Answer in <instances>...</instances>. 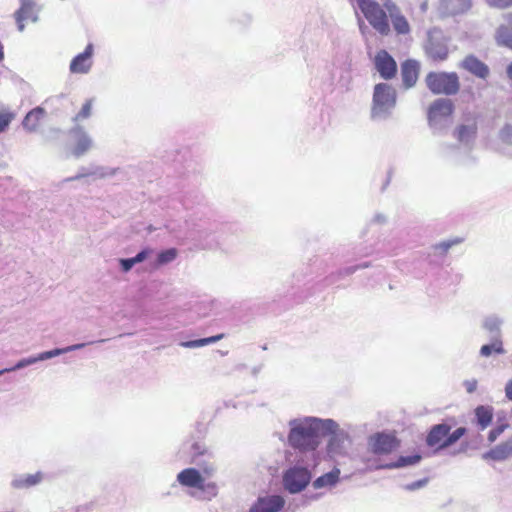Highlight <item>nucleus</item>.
Segmentation results:
<instances>
[{
	"mask_svg": "<svg viewBox=\"0 0 512 512\" xmlns=\"http://www.w3.org/2000/svg\"><path fill=\"white\" fill-rule=\"evenodd\" d=\"M287 442L296 450L295 454H312L318 458L317 448L323 433L334 432L337 422L313 416L297 417L289 420Z\"/></svg>",
	"mask_w": 512,
	"mask_h": 512,
	"instance_id": "nucleus-1",
	"label": "nucleus"
},
{
	"mask_svg": "<svg viewBox=\"0 0 512 512\" xmlns=\"http://www.w3.org/2000/svg\"><path fill=\"white\" fill-rule=\"evenodd\" d=\"M289 459V467L283 473V486L291 494L306 489L312 479V470L318 464V458L312 454H294Z\"/></svg>",
	"mask_w": 512,
	"mask_h": 512,
	"instance_id": "nucleus-2",
	"label": "nucleus"
},
{
	"mask_svg": "<svg viewBox=\"0 0 512 512\" xmlns=\"http://www.w3.org/2000/svg\"><path fill=\"white\" fill-rule=\"evenodd\" d=\"M397 104V92L388 83H378L374 86L370 117L373 121L390 119Z\"/></svg>",
	"mask_w": 512,
	"mask_h": 512,
	"instance_id": "nucleus-3",
	"label": "nucleus"
},
{
	"mask_svg": "<svg viewBox=\"0 0 512 512\" xmlns=\"http://www.w3.org/2000/svg\"><path fill=\"white\" fill-rule=\"evenodd\" d=\"M177 482L187 488H195L198 495L197 499L210 501L218 495L219 487L214 481H207L201 471L195 467H189L181 470L176 477Z\"/></svg>",
	"mask_w": 512,
	"mask_h": 512,
	"instance_id": "nucleus-4",
	"label": "nucleus"
},
{
	"mask_svg": "<svg viewBox=\"0 0 512 512\" xmlns=\"http://www.w3.org/2000/svg\"><path fill=\"white\" fill-rule=\"evenodd\" d=\"M190 462L208 480L213 478L218 471L215 452L204 442L196 441L187 447Z\"/></svg>",
	"mask_w": 512,
	"mask_h": 512,
	"instance_id": "nucleus-5",
	"label": "nucleus"
},
{
	"mask_svg": "<svg viewBox=\"0 0 512 512\" xmlns=\"http://www.w3.org/2000/svg\"><path fill=\"white\" fill-rule=\"evenodd\" d=\"M451 427L446 423L434 425L427 437L426 444L437 451L445 449L457 442L466 432L464 427H459L450 432Z\"/></svg>",
	"mask_w": 512,
	"mask_h": 512,
	"instance_id": "nucleus-6",
	"label": "nucleus"
},
{
	"mask_svg": "<svg viewBox=\"0 0 512 512\" xmlns=\"http://www.w3.org/2000/svg\"><path fill=\"white\" fill-rule=\"evenodd\" d=\"M453 111L454 104L448 98H439L431 103L428 110V123L434 133H440L449 126Z\"/></svg>",
	"mask_w": 512,
	"mask_h": 512,
	"instance_id": "nucleus-7",
	"label": "nucleus"
},
{
	"mask_svg": "<svg viewBox=\"0 0 512 512\" xmlns=\"http://www.w3.org/2000/svg\"><path fill=\"white\" fill-rule=\"evenodd\" d=\"M425 81L433 94L455 95L460 89L459 77L455 72H430Z\"/></svg>",
	"mask_w": 512,
	"mask_h": 512,
	"instance_id": "nucleus-8",
	"label": "nucleus"
},
{
	"mask_svg": "<svg viewBox=\"0 0 512 512\" xmlns=\"http://www.w3.org/2000/svg\"><path fill=\"white\" fill-rule=\"evenodd\" d=\"M369 24L380 34L387 35L390 31L385 10L374 0H356Z\"/></svg>",
	"mask_w": 512,
	"mask_h": 512,
	"instance_id": "nucleus-9",
	"label": "nucleus"
},
{
	"mask_svg": "<svg viewBox=\"0 0 512 512\" xmlns=\"http://www.w3.org/2000/svg\"><path fill=\"white\" fill-rule=\"evenodd\" d=\"M450 38L439 28L428 31L425 43L426 55L433 61H444L449 54Z\"/></svg>",
	"mask_w": 512,
	"mask_h": 512,
	"instance_id": "nucleus-10",
	"label": "nucleus"
},
{
	"mask_svg": "<svg viewBox=\"0 0 512 512\" xmlns=\"http://www.w3.org/2000/svg\"><path fill=\"white\" fill-rule=\"evenodd\" d=\"M400 443L397 437L388 432H376L367 439L368 450L374 455H388L398 449Z\"/></svg>",
	"mask_w": 512,
	"mask_h": 512,
	"instance_id": "nucleus-11",
	"label": "nucleus"
},
{
	"mask_svg": "<svg viewBox=\"0 0 512 512\" xmlns=\"http://www.w3.org/2000/svg\"><path fill=\"white\" fill-rule=\"evenodd\" d=\"M285 503L284 497L278 494L259 496L252 503L248 512H280Z\"/></svg>",
	"mask_w": 512,
	"mask_h": 512,
	"instance_id": "nucleus-12",
	"label": "nucleus"
},
{
	"mask_svg": "<svg viewBox=\"0 0 512 512\" xmlns=\"http://www.w3.org/2000/svg\"><path fill=\"white\" fill-rule=\"evenodd\" d=\"M69 135L74 142L73 155L77 158L86 154L93 147V139L89 133L79 125H76L69 131Z\"/></svg>",
	"mask_w": 512,
	"mask_h": 512,
	"instance_id": "nucleus-13",
	"label": "nucleus"
},
{
	"mask_svg": "<svg viewBox=\"0 0 512 512\" xmlns=\"http://www.w3.org/2000/svg\"><path fill=\"white\" fill-rule=\"evenodd\" d=\"M94 45L87 44L84 51L77 54L70 62L69 70L73 74H88L93 66Z\"/></svg>",
	"mask_w": 512,
	"mask_h": 512,
	"instance_id": "nucleus-14",
	"label": "nucleus"
},
{
	"mask_svg": "<svg viewBox=\"0 0 512 512\" xmlns=\"http://www.w3.org/2000/svg\"><path fill=\"white\" fill-rule=\"evenodd\" d=\"M20 7L14 12V18L17 28L20 32L25 29L24 21L31 20L32 22L38 21L39 8L34 0H19Z\"/></svg>",
	"mask_w": 512,
	"mask_h": 512,
	"instance_id": "nucleus-15",
	"label": "nucleus"
},
{
	"mask_svg": "<svg viewBox=\"0 0 512 512\" xmlns=\"http://www.w3.org/2000/svg\"><path fill=\"white\" fill-rule=\"evenodd\" d=\"M374 64L381 78L390 80L396 75L397 64L387 51H379L375 56Z\"/></svg>",
	"mask_w": 512,
	"mask_h": 512,
	"instance_id": "nucleus-16",
	"label": "nucleus"
},
{
	"mask_svg": "<svg viewBox=\"0 0 512 512\" xmlns=\"http://www.w3.org/2000/svg\"><path fill=\"white\" fill-rule=\"evenodd\" d=\"M117 172L116 168L104 167V166H92V167H81L78 173L73 176L64 179V182H70L79 180L86 177H94L95 179H102L114 176Z\"/></svg>",
	"mask_w": 512,
	"mask_h": 512,
	"instance_id": "nucleus-17",
	"label": "nucleus"
},
{
	"mask_svg": "<svg viewBox=\"0 0 512 512\" xmlns=\"http://www.w3.org/2000/svg\"><path fill=\"white\" fill-rule=\"evenodd\" d=\"M44 473L37 471L34 474H16L11 480V487L16 490H25L41 484L44 480Z\"/></svg>",
	"mask_w": 512,
	"mask_h": 512,
	"instance_id": "nucleus-18",
	"label": "nucleus"
},
{
	"mask_svg": "<svg viewBox=\"0 0 512 512\" xmlns=\"http://www.w3.org/2000/svg\"><path fill=\"white\" fill-rule=\"evenodd\" d=\"M461 67L481 79H486L490 72L489 67L474 55L465 57Z\"/></svg>",
	"mask_w": 512,
	"mask_h": 512,
	"instance_id": "nucleus-19",
	"label": "nucleus"
},
{
	"mask_svg": "<svg viewBox=\"0 0 512 512\" xmlns=\"http://www.w3.org/2000/svg\"><path fill=\"white\" fill-rule=\"evenodd\" d=\"M512 457V436L482 455L484 460L504 461Z\"/></svg>",
	"mask_w": 512,
	"mask_h": 512,
	"instance_id": "nucleus-20",
	"label": "nucleus"
},
{
	"mask_svg": "<svg viewBox=\"0 0 512 512\" xmlns=\"http://www.w3.org/2000/svg\"><path fill=\"white\" fill-rule=\"evenodd\" d=\"M472 0H440V11L445 15H458L467 12Z\"/></svg>",
	"mask_w": 512,
	"mask_h": 512,
	"instance_id": "nucleus-21",
	"label": "nucleus"
},
{
	"mask_svg": "<svg viewBox=\"0 0 512 512\" xmlns=\"http://www.w3.org/2000/svg\"><path fill=\"white\" fill-rule=\"evenodd\" d=\"M419 63L416 60H406L401 65V76L405 88L413 87L418 79Z\"/></svg>",
	"mask_w": 512,
	"mask_h": 512,
	"instance_id": "nucleus-22",
	"label": "nucleus"
},
{
	"mask_svg": "<svg viewBox=\"0 0 512 512\" xmlns=\"http://www.w3.org/2000/svg\"><path fill=\"white\" fill-rule=\"evenodd\" d=\"M477 133V124L475 121H471L468 124L459 125L453 135L463 145L470 146L473 144Z\"/></svg>",
	"mask_w": 512,
	"mask_h": 512,
	"instance_id": "nucleus-23",
	"label": "nucleus"
},
{
	"mask_svg": "<svg viewBox=\"0 0 512 512\" xmlns=\"http://www.w3.org/2000/svg\"><path fill=\"white\" fill-rule=\"evenodd\" d=\"M341 471L339 468L334 467L331 471L317 477L313 482L312 486L314 489H332L340 481Z\"/></svg>",
	"mask_w": 512,
	"mask_h": 512,
	"instance_id": "nucleus-24",
	"label": "nucleus"
},
{
	"mask_svg": "<svg viewBox=\"0 0 512 512\" xmlns=\"http://www.w3.org/2000/svg\"><path fill=\"white\" fill-rule=\"evenodd\" d=\"M422 459L420 454L400 456L396 461L379 464L376 469H397L418 464Z\"/></svg>",
	"mask_w": 512,
	"mask_h": 512,
	"instance_id": "nucleus-25",
	"label": "nucleus"
},
{
	"mask_svg": "<svg viewBox=\"0 0 512 512\" xmlns=\"http://www.w3.org/2000/svg\"><path fill=\"white\" fill-rule=\"evenodd\" d=\"M48 359H51V354L49 351H44L39 353L38 355L23 358L19 360L13 367L0 370V376H2L4 373L20 370L27 366L33 365L39 361H44Z\"/></svg>",
	"mask_w": 512,
	"mask_h": 512,
	"instance_id": "nucleus-26",
	"label": "nucleus"
},
{
	"mask_svg": "<svg viewBox=\"0 0 512 512\" xmlns=\"http://www.w3.org/2000/svg\"><path fill=\"white\" fill-rule=\"evenodd\" d=\"M475 421L479 430H485L493 419V408L487 405H480L475 408Z\"/></svg>",
	"mask_w": 512,
	"mask_h": 512,
	"instance_id": "nucleus-27",
	"label": "nucleus"
},
{
	"mask_svg": "<svg viewBox=\"0 0 512 512\" xmlns=\"http://www.w3.org/2000/svg\"><path fill=\"white\" fill-rule=\"evenodd\" d=\"M46 112L42 107H36L29 111L22 121V126L29 132L36 131L40 121L44 118Z\"/></svg>",
	"mask_w": 512,
	"mask_h": 512,
	"instance_id": "nucleus-28",
	"label": "nucleus"
},
{
	"mask_svg": "<svg viewBox=\"0 0 512 512\" xmlns=\"http://www.w3.org/2000/svg\"><path fill=\"white\" fill-rule=\"evenodd\" d=\"M503 325V319L496 315L491 314L486 316L483 319L482 327L488 333H490L491 338L499 337L501 338V326Z\"/></svg>",
	"mask_w": 512,
	"mask_h": 512,
	"instance_id": "nucleus-29",
	"label": "nucleus"
},
{
	"mask_svg": "<svg viewBox=\"0 0 512 512\" xmlns=\"http://www.w3.org/2000/svg\"><path fill=\"white\" fill-rule=\"evenodd\" d=\"M324 436H330L329 442H328V453H336L337 450L340 448L341 443L346 438V433L339 428V424L337 423V428L334 432L329 433H323L322 437Z\"/></svg>",
	"mask_w": 512,
	"mask_h": 512,
	"instance_id": "nucleus-30",
	"label": "nucleus"
},
{
	"mask_svg": "<svg viewBox=\"0 0 512 512\" xmlns=\"http://www.w3.org/2000/svg\"><path fill=\"white\" fill-rule=\"evenodd\" d=\"M491 339H492L491 343L485 344L481 347L480 355L483 357H489L493 353L500 354V355L504 354L505 349L503 347V342H502L501 338L495 337V338H491Z\"/></svg>",
	"mask_w": 512,
	"mask_h": 512,
	"instance_id": "nucleus-31",
	"label": "nucleus"
},
{
	"mask_svg": "<svg viewBox=\"0 0 512 512\" xmlns=\"http://www.w3.org/2000/svg\"><path fill=\"white\" fill-rule=\"evenodd\" d=\"M496 39L499 45L512 50V25L500 26L497 30Z\"/></svg>",
	"mask_w": 512,
	"mask_h": 512,
	"instance_id": "nucleus-32",
	"label": "nucleus"
},
{
	"mask_svg": "<svg viewBox=\"0 0 512 512\" xmlns=\"http://www.w3.org/2000/svg\"><path fill=\"white\" fill-rule=\"evenodd\" d=\"M222 338H223V335L219 334V335H215V336H211V337H207V338H200V339H196V340L184 341V342H181L180 345L185 348H199V347H203V346H206L209 344H214V343L218 342L219 340H221Z\"/></svg>",
	"mask_w": 512,
	"mask_h": 512,
	"instance_id": "nucleus-33",
	"label": "nucleus"
},
{
	"mask_svg": "<svg viewBox=\"0 0 512 512\" xmlns=\"http://www.w3.org/2000/svg\"><path fill=\"white\" fill-rule=\"evenodd\" d=\"M390 19L394 30L398 34H408L410 32V25L401 13L393 14Z\"/></svg>",
	"mask_w": 512,
	"mask_h": 512,
	"instance_id": "nucleus-34",
	"label": "nucleus"
},
{
	"mask_svg": "<svg viewBox=\"0 0 512 512\" xmlns=\"http://www.w3.org/2000/svg\"><path fill=\"white\" fill-rule=\"evenodd\" d=\"M105 341H106L105 339H101V340L96 341L95 343H102ZM93 343L94 342H89V344H93ZM86 345H88V343H77V344H73V345H70V346H67L64 348H55V349L49 350V352L51 354V358H54L56 356H59V355H62V354L68 353V352L80 350V349L84 348Z\"/></svg>",
	"mask_w": 512,
	"mask_h": 512,
	"instance_id": "nucleus-35",
	"label": "nucleus"
},
{
	"mask_svg": "<svg viewBox=\"0 0 512 512\" xmlns=\"http://www.w3.org/2000/svg\"><path fill=\"white\" fill-rule=\"evenodd\" d=\"M178 251L176 248H168L160 251L157 255L156 264L158 266L166 265L173 262L177 257Z\"/></svg>",
	"mask_w": 512,
	"mask_h": 512,
	"instance_id": "nucleus-36",
	"label": "nucleus"
},
{
	"mask_svg": "<svg viewBox=\"0 0 512 512\" xmlns=\"http://www.w3.org/2000/svg\"><path fill=\"white\" fill-rule=\"evenodd\" d=\"M15 117L16 113L10 111L8 108H4L0 111V134L7 131Z\"/></svg>",
	"mask_w": 512,
	"mask_h": 512,
	"instance_id": "nucleus-37",
	"label": "nucleus"
},
{
	"mask_svg": "<svg viewBox=\"0 0 512 512\" xmlns=\"http://www.w3.org/2000/svg\"><path fill=\"white\" fill-rule=\"evenodd\" d=\"M460 242L461 240L458 238L452 240H445L435 244L433 246V249L436 253H439L440 255H445L452 246L459 244Z\"/></svg>",
	"mask_w": 512,
	"mask_h": 512,
	"instance_id": "nucleus-38",
	"label": "nucleus"
},
{
	"mask_svg": "<svg viewBox=\"0 0 512 512\" xmlns=\"http://www.w3.org/2000/svg\"><path fill=\"white\" fill-rule=\"evenodd\" d=\"M508 426L509 425L506 422H498L496 426L488 433L489 443L495 442L499 436L508 428Z\"/></svg>",
	"mask_w": 512,
	"mask_h": 512,
	"instance_id": "nucleus-39",
	"label": "nucleus"
},
{
	"mask_svg": "<svg viewBox=\"0 0 512 512\" xmlns=\"http://www.w3.org/2000/svg\"><path fill=\"white\" fill-rule=\"evenodd\" d=\"M499 139L502 143L512 146V124H505L500 129Z\"/></svg>",
	"mask_w": 512,
	"mask_h": 512,
	"instance_id": "nucleus-40",
	"label": "nucleus"
},
{
	"mask_svg": "<svg viewBox=\"0 0 512 512\" xmlns=\"http://www.w3.org/2000/svg\"><path fill=\"white\" fill-rule=\"evenodd\" d=\"M91 110H92V100H87L83 104L81 110L74 117V121H81V120L87 119L91 115Z\"/></svg>",
	"mask_w": 512,
	"mask_h": 512,
	"instance_id": "nucleus-41",
	"label": "nucleus"
},
{
	"mask_svg": "<svg viewBox=\"0 0 512 512\" xmlns=\"http://www.w3.org/2000/svg\"><path fill=\"white\" fill-rule=\"evenodd\" d=\"M368 266H369L368 262H364V263H361L358 265L348 266L343 269H340L338 272V275L340 277H346V276L352 275L357 270L367 268Z\"/></svg>",
	"mask_w": 512,
	"mask_h": 512,
	"instance_id": "nucleus-42",
	"label": "nucleus"
},
{
	"mask_svg": "<svg viewBox=\"0 0 512 512\" xmlns=\"http://www.w3.org/2000/svg\"><path fill=\"white\" fill-rule=\"evenodd\" d=\"M119 265L121 267L122 272L127 273L133 268V266L136 265V263L132 257L131 258H121V259H119Z\"/></svg>",
	"mask_w": 512,
	"mask_h": 512,
	"instance_id": "nucleus-43",
	"label": "nucleus"
},
{
	"mask_svg": "<svg viewBox=\"0 0 512 512\" xmlns=\"http://www.w3.org/2000/svg\"><path fill=\"white\" fill-rule=\"evenodd\" d=\"M486 2L489 6L500 9L512 6V0H486Z\"/></svg>",
	"mask_w": 512,
	"mask_h": 512,
	"instance_id": "nucleus-44",
	"label": "nucleus"
},
{
	"mask_svg": "<svg viewBox=\"0 0 512 512\" xmlns=\"http://www.w3.org/2000/svg\"><path fill=\"white\" fill-rule=\"evenodd\" d=\"M152 253V249L150 248H144L141 251H139L133 258L136 264H139L146 260L148 256Z\"/></svg>",
	"mask_w": 512,
	"mask_h": 512,
	"instance_id": "nucleus-45",
	"label": "nucleus"
},
{
	"mask_svg": "<svg viewBox=\"0 0 512 512\" xmlns=\"http://www.w3.org/2000/svg\"><path fill=\"white\" fill-rule=\"evenodd\" d=\"M427 482H428L427 479H420V480H417V481H414L412 483L405 485L404 488L408 491H415L420 488H423L427 484Z\"/></svg>",
	"mask_w": 512,
	"mask_h": 512,
	"instance_id": "nucleus-46",
	"label": "nucleus"
},
{
	"mask_svg": "<svg viewBox=\"0 0 512 512\" xmlns=\"http://www.w3.org/2000/svg\"><path fill=\"white\" fill-rule=\"evenodd\" d=\"M384 7H385L386 14L388 13L390 18L392 17L393 14L400 13V10L397 7V5L394 2H392L391 0H387L384 3Z\"/></svg>",
	"mask_w": 512,
	"mask_h": 512,
	"instance_id": "nucleus-47",
	"label": "nucleus"
},
{
	"mask_svg": "<svg viewBox=\"0 0 512 512\" xmlns=\"http://www.w3.org/2000/svg\"><path fill=\"white\" fill-rule=\"evenodd\" d=\"M477 385L478 381L476 379H467L463 382V386L469 394H472L476 391Z\"/></svg>",
	"mask_w": 512,
	"mask_h": 512,
	"instance_id": "nucleus-48",
	"label": "nucleus"
},
{
	"mask_svg": "<svg viewBox=\"0 0 512 512\" xmlns=\"http://www.w3.org/2000/svg\"><path fill=\"white\" fill-rule=\"evenodd\" d=\"M505 396L509 401H512V378L505 385Z\"/></svg>",
	"mask_w": 512,
	"mask_h": 512,
	"instance_id": "nucleus-49",
	"label": "nucleus"
},
{
	"mask_svg": "<svg viewBox=\"0 0 512 512\" xmlns=\"http://www.w3.org/2000/svg\"><path fill=\"white\" fill-rule=\"evenodd\" d=\"M217 228V223L211 219V248L215 247L216 241L214 237L215 230Z\"/></svg>",
	"mask_w": 512,
	"mask_h": 512,
	"instance_id": "nucleus-50",
	"label": "nucleus"
},
{
	"mask_svg": "<svg viewBox=\"0 0 512 512\" xmlns=\"http://www.w3.org/2000/svg\"><path fill=\"white\" fill-rule=\"evenodd\" d=\"M386 221V217L382 214H377L373 218V222L376 223H384Z\"/></svg>",
	"mask_w": 512,
	"mask_h": 512,
	"instance_id": "nucleus-51",
	"label": "nucleus"
},
{
	"mask_svg": "<svg viewBox=\"0 0 512 512\" xmlns=\"http://www.w3.org/2000/svg\"><path fill=\"white\" fill-rule=\"evenodd\" d=\"M506 73L508 78L512 80V62L508 65Z\"/></svg>",
	"mask_w": 512,
	"mask_h": 512,
	"instance_id": "nucleus-52",
	"label": "nucleus"
},
{
	"mask_svg": "<svg viewBox=\"0 0 512 512\" xmlns=\"http://www.w3.org/2000/svg\"><path fill=\"white\" fill-rule=\"evenodd\" d=\"M7 181H8V179H0V185H2V183L7 182Z\"/></svg>",
	"mask_w": 512,
	"mask_h": 512,
	"instance_id": "nucleus-53",
	"label": "nucleus"
},
{
	"mask_svg": "<svg viewBox=\"0 0 512 512\" xmlns=\"http://www.w3.org/2000/svg\"><path fill=\"white\" fill-rule=\"evenodd\" d=\"M364 25V22L362 20H359V26L360 28H362V26Z\"/></svg>",
	"mask_w": 512,
	"mask_h": 512,
	"instance_id": "nucleus-54",
	"label": "nucleus"
},
{
	"mask_svg": "<svg viewBox=\"0 0 512 512\" xmlns=\"http://www.w3.org/2000/svg\"><path fill=\"white\" fill-rule=\"evenodd\" d=\"M369 253H370V252H363V253H361V255H362V256H366V255H368Z\"/></svg>",
	"mask_w": 512,
	"mask_h": 512,
	"instance_id": "nucleus-55",
	"label": "nucleus"
},
{
	"mask_svg": "<svg viewBox=\"0 0 512 512\" xmlns=\"http://www.w3.org/2000/svg\"><path fill=\"white\" fill-rule=\"evenodd\" d=\"M216 304L215 301H211V307H213Z\"/></svg>",
	"mask_w": 512,
	"mask_h": 512,
	"instance_id": "nucleus-56",
	"label": "nucleus"
}]
</instances>
